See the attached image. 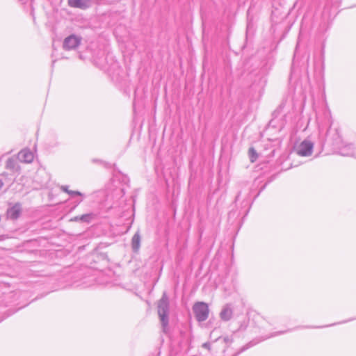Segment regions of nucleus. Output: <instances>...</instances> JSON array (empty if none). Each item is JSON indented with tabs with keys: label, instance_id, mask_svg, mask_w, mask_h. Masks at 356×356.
I'll list each match as a JSON object with an SVG mask.
<instances>
[{
	"label": "nucleus",
	"instance_id": "nucleus-6",
	"mask_svg": "<svg viewBox=\"0 0 356 356\" xmlns=\"http://www.w3.org/2000/svg\"><path fill=\"white\" fill-rule=\"evenodd\" d=\"M18 159L21 162L29 163L33 161L34 156L29 149H24L19 152Z\"/></svg>",
	"mask_w": 356,
	"mask_h": 356
},
{
	"label": "nucleus",
	"instance_id": "nucleus-22",
	"mask_svg": "<svg viewBox=\"0 0 356 356\" xmlns=\"http://www.w3.org/2000/svg\"><path fill=\"white\" fill-rule=\"evenodd\" d=\"M209 346V344L207 343H205L203 344V347L207 348Z\"/></svg>",
	"mask_w": 356,
	"mask_h": 356
},
{
	"label": "nucleus",
	"instance_id": "nucleus-2",
	"mask_svg": "<svg viewBox=\"0 0 356 356\" xmlns=\"http://www.w3.org/2000/svg\"><path fill=\"white\" fill-rule=\"evenodd\" d=\"M193 312L198 322L205 321L209 317V305L204 302H196L193 306Z\"/></svg>",
	"mask_w": 356,
	"mask_h": 356
},
{
	"label": "nucleus",
	"instance_id": "nucleus-4",
	"mask_svg": "<svg viewBox=\"0 0 356 356\" xmlns=\"http://www.w3.org/2000/svg\"><path fill=\"white\" fill-rule=\"evenodd\" d=\"M81 43V38L70 35L65 38L63 44V49L65 50H71L76 49Z\"/></svg>",
	"mask_w": 356,
	"mask_h": 356
},
{
	"label": "nucleus",
	"instance_id": "nucleus-8",
	"mask_svg": "<svg viewBox=\"0 0 356 356\" xmlns=\"http://www.w3.org/2000/svg\"><path fill=\"white\" fill-rule=\"evenodd\" d=\"M233 312L232 309L229 305H226L223 307L220 313V318L224 321H228L232 317Z\"/></svg>",
	"mask_w": 356,
	"mask_h": 356
},
{
	"label": "nucleus",
	"instance_id": "nucleus-19",
	"mask_svg": "<svg viewBox=\"0 0 356 356\" xmlns=\"http://www.w3.org/2000/svg\"><path fill=\"white\" fill-rule=\"evenodd\" d=\"M92 163H103V161L102 160H99V159H94L92 160Z\"/></svg>",
	"mask_w": 356,
	"mask_h": 356
},
{
	"label": "nucleus",
	"instance_id": "nucleus-13",
	"mask_svg": "<svg viewBox=\"0 0 356 356\" xmlns=\"http://www.w3.org/2000/svg\"><path fill=\"white\" fill-rule=\"evenodd\" d=\"M354 319H356V318H350V319H348V320H346V321H341L340 323H332V324L329 325H324V326H320V327L307 326L305 327L306 328H323V327H329V326H333V325H337V324H340V323H345L351 321H353Z\"/></svg>",
	"mask_w": 356,
	"mask_h": 356
},
{
	"label": "nucleus",
	"instance_id": "nucleus-1",
	"mask_svg": "<svg viewBox=\"0 0 356 356\" xmlns=\"http://www.w3.org/2000/svg\"><path fill=\"white\" fill-rule=\"evenodd\" d=\"M158 314L160 318L163 331L168 325L169 301L165 293H164L158 302Z\"/></svg>",
	"mask_w": 356,
	"mask_h": 356
},
{
	"label": "nucleus",
	"instance_id": "nucleus-3",
	"mask_svg": "<svg viewBox=\"0 0 356 356\" xmlns=\"http://www.w3.org/2000/svg\"><path fill=\"white\" fill-rule=\"evenodd\" d=\"M314 143L309 140H304L296 148L297 154L301 156H309L312 154Z\"/></svg>",
	"mask_w": 356,
	"mask_h": 356
},
{
	"label": "nucleus",
	"instance_id": "nucleus-7",
	"mask_svg": "<svg viewBox=\"0 0 356 356\" xmlns=\"http://www.w3.org/2000/svg\"><path fill=\"white\" fill-rule=\"evenodd\" d=\"M68 5L72 8L86 9L90 6V0H68Z\"/></svg>",
	"mask_w": 356,
	"mask_h": 356
},
{
	"label": "nucleus",
	"instance_id": "nucleus-9",
	"mask_svg": "<svg viewBox=\"0 0 356 356\" xmlns=\"http://www.w3.org/2000/svg\"><path fill=\"white\" fill-rule=\"evenodd\" d=\"M131 246L134 252H137L140 246V236L138 232H136L132 237Z\"/></svg>",
	"mask_w": 356,
	"mask_h": 356
},
{
	"label": "nucleus",
	"instance_id": "nucleus-5",
	"mask_svg": "<svg viewBox=\"0 0 356 356\" xmlns=\"http://www.w3.org/2000/svg\"><path fill=\"white\" fill-rule=\"evenodd\" d=\"M22 211L21 204L17 202L8 209L6 212L7 218L13 220H17L20 216Z\"/></svg>",
	"mask_w": 356,
	"mask_h": 356
},
{
	"label": "nucleus",
	"instance_id": "nucleus-18",
	"mask_svg": "<svg viewBox=\"0 0 356 356\" xmlns=\"http://www.w3.org/2000/svg\"><path fill=\"white\" fill-rule=\"evenodd\" d=\"M60 189L62 191H63L66 193H68V192L70 191L67 186H61Z\"/></svg>",
	"mask_w": 356,
	"mask_h": 356
},
{
	"label": "nucleus",
	"instance_id": "nucleus-21",
	"mask_svg": "<svg viewBox=\"0 0 356 356\" xmlns=\"http://www.w3.org/2000/svg\"><path fill=\"white\" fill-rule=\"evenodd\" d=\"M3 183L1 179H0V189L3 187Z\"/></svg>",
	"mask_w": 356,
	"mask_h": 356
},
{
	"label": "nucleus",
	"instance_id": "nucleus-10",
	"mask_svg": "<svg viewBox=\"0 0 356 356\" xmlns=\"http://www.w3.org/2000/svg\"><path fill=\"white\" fill-rule=\"evenodd\" d=\"M97 215L94 213H88L81 215V222L90 223L96 218Z\"/></svg>",
	"mask_w": 356,
	"mask_h": 356
},
{
	"label": "nucleus",
	"instance_id": "nucleus-25",
	"mask_svg": "<svg viewBox=\"0 0 356 356\" xmlns=\"http://www.w3.org/2000/svg\"><path fill=\"white\" fill-rule=\"evenodd\" d=\"M245 349H247V348H245V347H244V348H242V351H243V350H245Z\"/></svg>",
	"mask_w": 356,
	"mask_h": 356
},
{
	"label": "nucleus",
	"instance_id": "nucleus-20",
	"mask_svg": "<svg viewBox=\"0 0 356 356\" xmlns=\"http://www.w3.org/2000/svg\"><path fill=\"white\" fill-rule=\"evenodd\" d=\"M241 196V192L238 193V195L236 197V201H238L239 200V197Z\"/></svg>",
	"mask_w": 356,
	"mask_h": 356
},
{
	"label": "nucleus",
	"instance_id": "nucleus-16",
	"mask_svg": "<svg viewBox=\"0 0 356 356\" xmlns=\"http://www.w3.org/2000/svg\"><path fill=\"white\" fill-rule=\"evenodd\" d=\"M67 194H69L72 197H74L75 195L81 196V197L83 196V194H82L81 192L77 191L70 190Z\"/></svg>",
	"mask_w": 356,
	"mask_h": 356
},
{
	"label": "nucleus",
	"instance_id": "nucleus-24",
	"mask_svg": "<svg viewBox=\"0 0 356 356\" xmlns=\"http://www.w3.org/2000/svg\"><path fill=\"white\" fill-rule=\"evenodd\" d=\"M316 120H317V122L318 123V122H319V118H318V116L316 117Z\"/></svg>",
	"mask_w": 356,
	"mask_h": 356
},
{
	"label": "nucleus",
	"instance_id": "nucleus-14",
	"mask_svg": "<svg viewBox=\"0 0 356 356\" xmlns=\"http://www.w3.org/2000/svg\"><path fill=\"white\" fill-rule=\"evenodd\" d=\"M15 167V161L12 158H9L7 161H6V168L7 169H10V170H13L14 169Z\"/></svg>",
	"mask_w": 356,
	"mask_h": 356
},
{
	"label": "nucleus",
	"instance_id": "nucleus-12",
	"mask_svg": "<svg viewBox=\"0 0 356 356\" xmlns=\"http://www.w3.org/2000/svg\"><path fill=\"white\" fill-rule=\"evenodd\" d=\"M248 154L251 162H254L258 157L256 150L253 147H250L249 149Z\"/></svg>",
	"mask_w": 356,
	"mask_h": 356
},
{
	"label": "nucleus",
	"instance_id": "nucleus-11",
	"mask_svg": "<svg viewBox=\"0 0 356 356\" xmlns=\"http://www.w3.org/2000/svg\"><path fill=\"white\" fill-rule=\"evenodd\" d=\"M353 145L348 144L340 149V154L343 156H351L353 154Z\"/></svg>",
	"mask_w": 356,
	"mask_h": 356
},
{
	"label": "nucleus",
	"instance_id": "nucleus-15",
	"mask_svg": "<svg viewBox=\"0 0 356 356\" xmlns=\"http://www.w3.org/2000/svg\"><path fill=\"white\" fill-rule=\"evenodd\" d=\"M291 331V330H283V331H279V332H274L273 334H271L270 336L267 337L266 338V339H268V338H270V337H275V336H278V335H280V334H285L288 332H290Z\"/></svg>",
	"mask_w": 356,
	"mask_h": 356
},
{
	"label": "nucleus",
	"instance_id": "nucleus-17",
	"mask_svg": "<svg viewBox=\"0 0 356 356\" xmlns=\"http://www.w3.org/2000/svg\"><path fill=\"white\" fill-rule=\"evenodd\" d=\"M70 221L72 222H81V216H76L71 218Z\"/></svg>",
	"mask_w": 356,
	"mask_h": 356
},
{
	"label": "nucleus",
	"instance_id": "nucleus-23",
	"mask_svg": "<svg viewBox=\"0 0 356 356\" xmlns=\"http://www.w3.org/2000/svg\"><path fill=\"white\" fill-rule=\"evenodd\" d=\"M82 200H83L82 199H80V200H79L78 201H76V202L77 204H80V203L82 202Z\"/></svg>",
	"mask_w": 356,
	"mask_h": 356
}]
</instances>
